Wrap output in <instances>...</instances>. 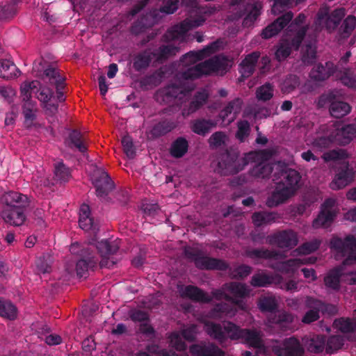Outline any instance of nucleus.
<instances>
[{"instance_id": "nucleus-43", "label": "nucleus", "mask_w": 356, "mask_h": 356, "mask_svg": "<svg viewBox=\"0 0 356 356\" xmlns=\"http://www.w3.org/2000/svg\"><path fill=\"white\" fill-rule=\"evenodd\" d=\"M70 144L74 146L81 152L84 153L86 150V145L81 140V134L79 131H73L70 135Z\"/></svg>"}, {"instance_id": "nucleus-15", "label": "nucleus", "mask_w": 356, "mask_h": 356, "mask_svg": "<svg viewBox=\"0 0 356 356\" xmlns=\"http://www.w3.org/2000/svg\"><path fill=\"white\" fill-rule=\"evenodd\" d=\"M91 180L96 188L98 196H104L111 188L110 177L103 170L96 169L91 176Z\"/></svg>"}, {"instance_id": "nucleus-33", "label": "nucleus", "mask_w": 356, "mask_h": 356, "mask_svg": "<svg viewBox=\"0 0 356 356\" xmlns=\"http://www.w3.org/2000/svg\"><path fill=\"white\" fill-rule=\"evenodd\" d=\"M0 316L8 319H14L17 316V309L10 302L0 300Z\"/></svg>"}, {"instance_id": "nucleus-17", "label": "nucleus", "mask_w": 356, "mask_h": 356, "mask_svg": "<svg viewBox=\"0 0 356 356\" xmlns=\"http://www.w3.org/2000/svg\"><path fill=\"white\" fill-rule=\"evenodd\" d=\"M293 14L288 12L266 26L261 32V37L268 39L277 35L292 19Z\"/></svg>"}, {"instance_id": "nucleus-3", "label": "nucleus", "mask_w": 356, "mask_h": 356, "mask_svg": "<svg viewBox=\"0 0 356 356\" xmlns=\"http://www.w3.org/2000/svg\"><path fill=\"white\" fill-rule=\"evenodd\" d=\"M222 46V42L216 41L205 49L198 51H191L186 54L181 60L184 65L188 67L186 72L181 74L180 84L179 86L172 85L168 87L164 91L157 94L164 93L166 98L175 97L181 99L186 96V92L192 90L189 83V79L197 78L203 74H209L216 72L218 74L222 75L225 73L233 64V60L228 59L224 56H216L204 63L194 65L197 60H200L211 56L220 47Z\"/></svg>"}, {"instance_id": "nucleus-55", "label": "nucleus", "mask_w": 356, "mask_h": 356, "mask_svg": "<svg viewBox=\"0 0 356 356\" xmlns=\"http://www.w3.org/2000/svg\"><path fill=\"white\" fill-rule=\"evenodd\" d=\"M298 83L296 76H291L289 79L286 80L282 87V90L284 92H290L292 88H294Z\"/></svg>"}, {"instance_id": "nucleus-31", "label": "nucleus", "mask_w": 356, "mask_h": 356, "mask_svg": "<svg viewBox=\"0 0 356 356\" xmlns=\"http://www.w3.org/2000/svg\"><path fill=\"white\" fill-rule=\"evenodd\" d=\"M354 317L355 322H352L349 318H340L334 321V326L343 333L351 332L356 328V309L354 312Z\"/></svg>"}, {"instance_id": "nucleus-47", "label": "nucleus", "mask_w": 356, "mask_h": 356, "mask_svg": "<svg viewBox=\"0 0 356 356\" xmlns=\"http://www.w3.org/2000/svg\"><path fill=\"white\" fill-rule=\"evenodd\" d=\"M35 106L34 102H24V115L26 120V122L28 124L29 121H31L35 116Z\"/></svg>"}, {"instance_id": "nucleus-22", "label": "nucleus", "mask_w": 356, "mask_h": 356, "mask_svg": "<svg viewBox=\"0 0 356 356\" xmlns=\"http://www.w3.org/2000/svg\"><path fill=\"white\" fill-rule=\"evenodd\" d=\"M191 353L193 356H223V353L211 344L194 345L191 348Z\"/></svg>"}, {"instance_id": "nucleus-34", "label": "nucleus", "mask_w": 356, "mask_h": 356, "mask_svg": "<svg viewBox=\"0 0 356 356\" xmlns=\"http://www.w3.org/2000/svg\"><path fill=\"white\" fill-rule=\"evenodd\" d=\"M196 265L200 268L207 269H224L226 267L223 262L207 257L203 259L202 263L200 260H197Z\"/></svg>"}, {"instance_id": "nucleus-20", "label": "nucleus", "mask_w": 356, "mask_h": 356, "mask_svg": "<svg viewBox=\"0 0 356 356\" xmlns=\"http://www.w3.org/2000/svg\"><path fill=\"white\" fill-rule=\"evenodd\" d=\"M261 9L262 5L259 1H254L248 4L244 13L243 26L246 27L251 26L261 14Z\"/></svg>"}, {"instance_id": "nucleus-60", "label": "nucleus", "mask_w": 356, "mask_h": 356, "mask_svg": "<svg viewBox=\"0 0 356 356\" xmlns=\"http://www.w3.org/2000/svg\"><path fill=\"white\" fill-rule=\"evenodd\" d=\"M196 334V327L195 326H191L188 327V329H186L184 330L182 335L184 337L185 339L188 341H192Z\"/></svg>"}, {"instance_id": "nucleus-44", "label": "nucleus", "mask_w": 356, "mask_h": 356, "mask_svg": "<svg viewBox=\"0 0 356 356\" xmlns=\"http://www.w3.org/2000/svg\"><path fill=\"white\" fill-rule=\"evenodd\" d=\"M122 145L126 155L129 158H134L135 149L131 138L129 136H123L122 138Z\"/></svg>"}, {"instance_id": "nucleus-21", "label": "nucleus", "mask_w": 356, "mask_h": 356, "mask_svg": "<svg viewBox=\"0 0 356 356\" xmlns=\"http://www.w3.org/2000/svg\"><path fill=\"white\" fill-rule=\"evenodd\" d=\"M44 82L49 81L51 83L54 84L56 87L58 94V98L63 100V95L60 92L64 87L65 79L61 76L59 72L53 67H49L44 71V77L43 78Z\"/></svg>"}, {"instance_id": "nucleus-6", "label": "nucleus", "mask_w": 356, "mask_h": 356, "mask_svg": "<svg viewBox=\"0 0 356 356\" xmlns=\"http://www.w3.org/2000/svg\"><path fill=\"white\" fill-rule=\"evenodd\" d=\"M332 127V129L327 131L314 140L312 144L314 150L322 152L334 142L340 145L348 144L356 133V129L353 125L344 127L341 123H336Z\"/></svg>"}, {"instance_id": "nucleus-64", "label": "nucleus", "mask_w": 356, "mask_h": 356, "mask_svg": "<svg viewBox=\"0 0 356 356\" xmlns=\"http://www.w3.org/2000/svg\"><path fill=\"white\" fill-rule=\"evenodd\" d=\"M344 218L348 220L356 221V207L353 208L346 212L344 215Z\"/></svg>"}, {"instance_id": "nucleus-2", "label": "nucleus", "mask_w": 356, "mask_h": 356, "mask_svg": "<svg viewBox=\"0 0 356 356\" xmlns=\"http://www.w3.org/2000/svg\"><path fill=\"white\" fill-rule=\"evenodd\" d=\"M345 15L344 8H339L334 10L331 14L328 13L326 7L322 8L318 13L317 17L314 22V28H309L304 25L305 16L300 14L288 27L286 36L291 38V47L283 41L275 52L277 60L285 59L290 54L291 49H298L300 43L303 42V61L309 63L315 57V36L316 32L323 29L327 30L334 29L341 19Z\"/></svg>"}, {"instance_id": "nucleus-18", "label": "nucleus", "mask_w": 356, "mask_h": 356, "mask_svg": "<svg viewBox=\"0 0 356 356\" xmlns=\"http://www.w3.org/2000/svg\"><path fill=\"white\" fill-rule=\"evenodd\" d=\"M355 171L352 168L346 166L344 170L337 173L330 184V187L333 190H339L349 185L354 180Z\"/></svg>"}, {"instance_id": "nucleus-32", "label": "nucleus", "mask_w": 356, "mask_h": 356, "mask_svg": "<svg viewBox=\"0 0 356 356\" xmlns=\"http://www.w3.org/2000/svg\"><path fill=\"white\" fill-rule=\"evenodd\" d=\"M303 341L307 349L314 353L322 351L325 344V339L320 336L304 339Z\"/></svg>"}, {"instance_id": "nucleus-56", "label": "nucleus", "mask_w": 356, "mask_h": 356, "mask_svg": "<svg viewBox=\"0 0 356 356\" xmlns=\"http://www.w3.org/2000/svg\"><path fill=\"white\" fill-rule=\"evenodd\" d=\"M131 317L134 321L144 322V325H147L146 322L147 320V315L146 313L140 311H136L131 314Z\"/></svg>"}, {"instance_id": "nucleus-36", "label": "nucleus", "mask_w": 356, "mask_h": 356, "mask_svg": "<svg viewBox=\"0 0 356 356\" xmlns=\"http://www.w3.org/2000/svg\"><path fill=\"white\" fill-rule=\"evenodd\" d=\"M187 149V141L183 138H179L172 144L171 154L175 157H181L186 152Z\"/></svg>"}, {"instance_id": "nucleus-1", "label": "nucleus", "mask_w": 356, "mask_h": 356, "mask_svg": "<svg viewBox=\"0 0 356 356\" xmlns=\"http://www.w3.org/2000/svg\"><path fill=\"white\" fill-rule=\"evenodd\" d=\"M270 156L267 152H250L237 161L219 162L218 170L223 175L234 174L243 170L251 160L256 163L252 171L253 176L264 178L270 172H274L273 180L277 181V186L268 198L267 204L275 207L284 202L298 188L300 176L297 171L288 169L284 163L278 162L273 166L266 163Z\"/></svg>"}, {"instance_id": "nucleus-58", "label": "nucleus", "mask_w": 356, "mask_h": 356, "mask_svg": "<svg viewBox=\"0 0 356 356\" xmlns=\"http://www.w3.org/2000/svg\"><path fill=\"white\" fill-rule=\"evenodd\" d=\"M98 82L100 93L102 95L105 96L108 89V85L106 82V77L104 75L102 74L99 76Z\"/></svg>"}, {"instance_id": "nucleus-49", "label": "nucleus", "mask_w": 356, "mask_h": 356, "mask_svg": "<svg viewBox=\"0 0 356 356\" xmlns=\"http://www.w3.org/2000/svg\"><path fill=\"white\" fill-rule=\"evenodd\" d=\"M250 132V125L247 121H241L238 124V131L236 138L243 141L247 137Z\"/></svg>"}, {"instance_id": "nucleus-8", "label": "nucleus", "mask_w": 356, "mask_h": 356, "mask_svg": "<svg viewBox=\"0 0 356 356\" xmlns=\"http://www.w3.org/2000/svg\"><path fill=\"white\" fill-rule=\"evenodd\" d=\"M191 18L192 16L185 19L179 25H176L170 29L166 35L168 39L174 41L175 43L177 42L180 43L188 40L190 35L188 32L194 28L201 26L205 21V19L202 17L193 19Z\"/></svg>"}, {"instance_id": "nucleus-42", "label": "nucleus", "mask_w": 356, "mask_h": 356, "mask_svg": "<svg viewBox=\"0 0 356 356\" xmlns=\"http://www.w3.org/2000/svg\"><path fill=\"white\" fill-rule=\"evenodd\" d=\"M214 123L207 121V120H200L197 121L193 124V130L194 132L204 135L207 133L213 126Z\"/></svg>"}, {"instance_id": "nucleus-27", "label": "nucleus", "mask_w": 356, "mask_h": 356, "mask_svg": "<svg viewBox=\"0 0 356 356\" xmlns=\"http://www.w3.org/2000/svg\"><path fill=\"white\" fill-rule=\"evenodd\" d=\"M259 57V54L257 52L250 54L245 57L240 65V72L242 76L246 77L252 73Z\"/></svg>"}, {"instance_id": "nucleus-5", "label": "nucleus", "mask_w": 356, "mask_h": 356, "mask_svg": "<svg viewBox=\"0 0 356 356\" xmlns=\"http://www.w3.org/2000/svg\"><path fill=\"white\" fill-rule=\"evenodd\" d=\"M224 329L211 322L205 323V330L208 334L220 341L226 338L241 339L242 342L257 349V353L265 354L266 347L262 344L259 333L248 330H240L235 325L226 322L223 323Z\"/></svg>"}, {"instance_id": "nucleus-38", "label": "nucleus", "mask_w": 356, "mask_h": 356, "mask_svg": "<svg viewBox=\"0 0 356 356\" xmlns=\"http://www.w3.org/2000/svg\"><path fill=\"white\" fill-rule=\"evenodd\" d=\"M227 303L217 305L216 308L211 312V317L213 318H222L223 316L232 317L234 315L232 309H229Z\"/></svg>"}, {"instance_id": "nucleus-11", "label": "nucleus", "mask_w": 356, "mask_h": 356, "mask_svg": "<svg viewBox=\"0 0 356 356\" xmlns=\"http://www.w3.org/2000/svg\"><path fill=\"white\" fill-rule=\"evenodd\" d=\"M335 203V200L332 198L325 201L319 215L313 222L315 228L327 227L332 223L337 212L334 207Z\"/></svg>"}, {"instance_id": "nucleus-28", "label": "nucleus", "mask_w": 356, "mask_h": 356, "mask_svg": "<svg viewBox=\"0 0 356 356\" xmlns=\"http://www.w3.org/2000/svg\"><path fill=\"white\" fill-rule=\"evenodd\" d=\"M277 241L281 248H292L296 245L298 238L293 232L289 231L280 234L277 236Z\"/></svg>"}, {"instance_id": "nucleus-45", "label": "nucleus", "mask_w": 356, "mask_h": 356, "mask_svg": "<svg viewBox=\"0 0 356 356\" xmlns=\"http://www.w3.org/2000/svg\"><path fill=\"white\" fill-rule=\"evenodd\" d=\"M343 339L341 337L334 336L331 337L327 342V352L332 353L341 348L343 345Z\"/></svg>"}, {"instance_id": "nucleus-54", "label": "nucleus", "mask_w": 356, "mask_h": 356, "mask_svg": "<svg viewBox=\"0 0 356 356\" xmlns=\"http://www.w3.org/2000/svg\"><path fill=\"white\" fill-rule=\"evenodd\" d=\"M356 26V18L354 16H348L344 20L342 27L346 33L351 32Z\"/></svg>"}, {"instance_id": "nucleus-23", "label": "nucleus", "mask_w": 356, "mask_h": 356, "mask_svg": "<svg viewBox=\"0 0 356 356\" xmlns=\"http://www.w3.org/2000/svg\"><path fill=\"white\" fill-rule=\"evenodd\" d=\"M79 226L82 229L89 231L95 229L93 220L90 217V209L88 204H83L79 210Z\"/></svg>"}, {"instance_id": "nucleus-7", "label": "nucleus", "mask_w": 356, "mask_h": 356, "mask_svg": "<svg viewBox=\"0 0 356 356\" xmlns=\"http://www.w3.org/2000/svg\"><path fill=\"white\" fill-rule=\"evenodd\" d=\"M318 245L319 242L317 240L305 243L294 252V255L298 257V258L290 259L287 262H279L273 265V268H277L281 272L289 273L295 271L302 264H312L314 262V259L312 258L302 257L316 250Z\"/></svg>"}, {"instance_id": "nucleus-16", "label": "nucleus", "mask_w": 356, "mask_h": 356, "mask_svg": "<svg viewBox=\"0 0 356 356\" xmlns=\"http://www.w3.org/2000/svg\"><path fill=\"white\" fill-rule=\"evenodd\" d=\"M26 208L10 209L8 210H0V216L3 220L10 225L21 226L22 225L26 216L25 214Z\"/></svg>"}, {"instance_id": "nucleus-4", "label": "nucleus", "mask_w": 356, "mask_h": 356, "mask_svg": "<svg viewBox=\"0 0 356 356\" xmlns=\"http://www.w3.org/2000/svg\"><path fill=\"white\" fill-rule=\"evenodd\" d=\"M331 248L337 253H341L346 259L343 266L331 270L325 277V284L329 289L337 290L341 283L356 284V271L345 272L344 266L356 262V241L353 236H348L344 241L334 238L330 242Z\"/></svg>"}, {"instance_id": "nucleus-48", "label": "nucleus", "mask_w": 356, "mask_h": 356, "mask_svg": "<svg viewBox=\"0 0 356 356\" xmlns=\"http://www.w3.org/2000/svg\"><path fill=\"white\" fill-rule=\"evenodd\" d=\"M52 95L53 92L49 88L45 86H40L37 97L40 102L44 104L47 103L51 99Z\"/></svg>"}, {"instance_id": "nucleus-53", "label": "nucleus", "mask_w": 356, "mask_h": 356, "mask_svg": "<svg viewBox=\"0 0 356 356\" xmlns=\"http://www.w3.org/2000/svg\"><path fill=\"white\" fill-rule=\"evenodd\" d=\"M208 97L207 90L204 89L199 92L197 95L195 97V100L192 102V111H193L198 108V106L202 104Z\"/></svg>"}, {"instance_id": "nucleus-29", "label": "nucleus", "mask_w": 356, "mask_h": 356, "mask_svg": "<svg viewBox=\"0 0 356 356\" xmlns=\"http://www.w3.org/2000/svg\"><path fill=\"white\" fill-rule=\"evenodd\" d=\"M309 305L310 307L314 306L315 310H310L307 312L302 318V321L306 323H312L318 318V311H324L325 305L318 300H309Z\"/></svg>"}, {"instance_id": "nucleus-40", "label": "nucleus", "mask_w": 356, "mask_h": 356, "mask_svg": "<svg viewBox=\"0 0 356 356\" xmlns=\"http://www.w3.org/2000/svg\"><path fill=\"white\" fill-rule=\"evenodd\" d=\"M252 220L256 226H260L275 220V214L270 213H257L252 216Z\"/></svg>"}, {"instance_id": "nucleus-9", "label": "nucleus", "mask_w": 356, "mask_h": 356, "mask_svg": "<svg viewBox=\"0 0 356 356\" xmlns=\"http://www.w3.org/2000/svg\"><path fill=\"white\" fill-rule=\"evenodd\" d=\"M92 243L98 250L101 257L100 266L102 267L110 268L115 264L113 255L119 249V240L102 239L95 243L92 241Z\"/></svg>"}, {"instance_id": "nucleus-30", "label": "nucleus", "mask_w": 356, "mask_h": 356, "mask_svg": "<svg viewBox=\"0 0 356 356\" xmlns=\"http://www.w3.org/2000/svg\"><path fill=\"white\" fill-rule=\"evenodd\" d=\"M350 111V106L343 102H332L330 108V114L334 118H341L347 115Z\"/></svg>"}, {"instance_id": "nucleus-19", "label": "nucleus", "mask_w": 356, "mask_h": 356, "mask_svg": "<svg viewBox=\"0 0 356 356\" xmlns=\"http://www.w3.org/2000/svg\"><path fill=\"white\" fill-rule=\"evenodd\" d=\"M242 102L239 99L230 102L229 105L222 111L220 118H222V124L227 125L231 123L236 118V115L240 112Z\"/></svg>"}, {"instance_id": "nucleus-14", "label": "nucleus", "mask_w": 356, "mask_h": 356, "mask_svg": "<svg viewBox=\"0 0 356 356\" xmlns=\"http://www.w3.org/2000/svg\"><path fill=\"white\" fill-rule=\"evenodd\" d=\"M70 250L72 254H79L81 251V255L83 257L86 258L88 261L87 262L85 259H80L76 266L77 275L79 277H83L85 275L90 264H95L96 261L94 260L93 257H89L90 253L88 250L81 248V245L79 243H73L70 248Z\"/></svg>"}, {"instance_id": "nucleus-61", "label": "nucleus", "mask_w": 356, "mask_h": 356, "mask_svg": "<svg viewBox=\"0 0 356 356\" xmlns=\"http://www.w3.org/2000/svg\"><path fill=\"white\" fill-rule=\"evenodd\" d=\"M0 93L6 99H11L15 95V91L11 87H3L0 90Z\"/></svg>"}, {"instance_id": "nucleus-37", "label": "nucleus", "mask_w": 356, "mask_h": 356, "mask_svg": "<svg viewBox=\"0 0 356 356\" xmlns=\"http://www.w3.org/2000/svg\"><path fill=\"white\" fill-rule=\"evenodd\" d=\"M39 83L36 81L31 82H24L21 86V95L24 102H31L32 90L39 86Z\"/></svg>"}, {"instance_id": "nucleus-52", "label": "nucleus", "mask_w": 356, "mask_h": 356, "mask_svg": "<svg viewBox=\"0 0 356 356\" xmlns=\"http://www.w3.org/2000/svg\"><path fill=\"white\" fill-rule=\"evenodd\" d=\"M270 282L269 277L263 274L254 275L251 282L252 285L254 286H265Z\"/></svg>"}, {"instance_id": "nucleus-26", "label": "nucleus", "mask_w": 356, "mask_h": 356, "mask_svg": "<svg viewBox=\"0 0 356 356\" xmlns=\"http://www.w3.org/2000/svg\"><path fill=\"white\" fill-rule=\"evenodd\" d=\"M333 68L331 63H326L325 67L316 65L311 71L310 77L316 81L324 80L333 73Z\"/></svg>"}, {"instance_id": "nucleus-25", "label": "nucleus", "mask_w": 356, "mask_h": 356, "mask_svg": "<svg viewBox=\"0 0 356 356\" xmlns=\"http://www.w3.org/2000/svg\"><path fill=\"white\" fill-rule=\"evenodd\" d=\"M20 72L15 65L10 60H0V77L12 79L19 76Z\"/></svg>"}, {"instance_id": "nucleus-51", "label": "nucleus", "mask_w": 356, "mask_h": 356, "mask_svg": "<svg viewBox=\"0 0 356 356\" xmlns=\"http://www.w3.org/2000/svg\"><path fill=\"white\" fill-rule=\"evenodd\" d=\"M170 343L171 346L177 350H181L186 348V346L182 341L179 334L177 332H174L171 334L170 337Z\"/></svg>"}, {"instance_id": "nucleus-57", "label": "nucleus", "mask_w": 356, "mask_h": 356, "mask_svg": "<svg viewBox=\"0 0 356 356\" xmlns=\"http://www.w3.org/2000/svg\"><path fill=\"white\" fill-rule=\"evenodd\" d=\"M50 268L51 266L48 263L43 261L41 259H38L37 261L36 270L38 273L40 274L48 273L49 272Z\"/></svg>"}, {"instance_id": "nucleus-62", "label": "nucleus", "mask_w": 356, "mask_h": 356, "mask_svg": "<svg viewBox=\"0 0 356 356\" xmlns=\"http://www.w3.org/2000/svg\"><path fill=\"white\" fill-rule=\"evenodd\" d=\"M177 47H172L171 45L163 47L161 49V57H166L175 53Z\"/></svg>"}, {"instance_id": "nucleus-12", "label": "nucleus", "mask_w": 356, "mask_h": 356, "mask_svg": "<svg viewBox=\"0 0 356 356\" xmlns=\"http://www.w3.org/2000/svg\"><path fill=\"white\" fill-rule=\"evenodd\" d=\"M27 205L28 198L26 195L16 191H8L1 198L0 210L26 208Z\"/></svg>"}, {"instance_id": "nucleus-35", "label": "nucleus", "mask_w": 356, "mask_h": 356, "mask_svg": "<svg viewBox=\"0 0 356 356\" xmlns=\"http://www.w3.org/2000/svg\"><path fill=\"white\" fill-rule=\"evenodd\" d=\"M54 175L57 180L66 181L70 177V170L63 162L58 161L55 163Z\"/></svg>"}, {"instance_id": "nucleus-10", "label": "nucleus", "mask_w": 356, "mask_h": 356, "mask_svg": "<svg viewBox=\"0 0 356 356\" xmlns=\"http://www.w3.org/2000/svg\"><path fill=\"white\" fill-rule=\"evenodd\" d=\"M248 294L246 286L239 283H232L223 289L222 293L216 294L218 298H225L230 302L232 305H237L240 308H243L242 299Z\"/></svg>"}, {"instance_id": "nucleus-46", "label": "nucleus", "mask_w": 356, "mask_h": 356, "mask_svg": "<svg viewBox=\"0 0 356 356\" xmlns=\"http://www.w3.org/2000/svg\"><path fill=\"white\" fill-rule=\"evenodd\" d=\"M276 307V300L273 297H264L260 300L259 307L262 311H272Z\"/></svg>"}, {"instance_id": "nucleus-41", "label": "nucleus", "mask_w": 356, "mask_h": 356, "mask_svg": "<svg viewBox=\"0 0 356 356\" xmlns=\"http://www.w3.org/2000/svg\"><path fill=\"white\" fill-rule=\"evenodd\" d=\"M348 156L347 153L343 149L332 150L325 152L323 159L325 161H338Z\"/></svg>"}, {"instance_id": "nucleus-24", "label": "nucleus", "mask_w": 356, "mask_h": 356, "mask_svg": "<svg viewBox=\"0 0 356 356\" xmlns=\"http://www.w3.org/2000/svg\"><path fill=\"white\" fill-rule=\"evenodd\" d=\"M179 291L182 297L189 298L190 299L201 302L209 300L208 296L195 286H187L181 287Z\"/></svg>"}, {"instance_id": "nucleus-63", "label": "nucleus", "mask_w": 356, "mask_h": 356, "mask_svg": "<svg viewBox=\"0 0 356 356\" xmlns=\"http://www.w3.org/2000/svg\"><path fill=\"white\" fill-rule=\"evenodd\" d=\"M302 270L304 273L305 277L307 278L309 281H313L316 280V273L313 269L303 268Z\"/></svg>"}, {"instance_id": "nucleus-13", "label": "nucleus", "mask_w": 356, "mask_h": 356, "mask_svg": "<svg viewBox=\"0 0 356 356\" xmlns=\"http://www.w3.org/2000/svg\"><path fill=\"white\" fill-rule=\"evenodd\" d=\"M273 350L277 356H302L304 353L299 341L295 338L285 340L282 347L273 346Z\"/></svg>"}, {"instance_id": "nucleus-50", "label": "nucleus", "mask_w": 356, "mask_h": 356, "mask_svg": "<svg viewBox=\"0 0 356 356\" xmlns=\"http://www.w3.org/2000/svg\"><path fill=\"white\" fill-rule=\"evenodd\" d=\"M226 140L227 136L223 133L216 132L209 138V144L213 147H218L224 144Z\"/></svg>"}, {"instance_id": "nucleus-39", "label": "nucleus", "mask_w": 356, "mask_h": 356, "mask_svg": "<svg viewBox=\"0 0 356 356\" xmlns=\"http://www.w3.org/2000/svg\"><path fill=\"white\" fill-rule=\"evenodd\" d=\"M273 96V88L270 84H265L259 87L256 92V97L258 100L267 101Z\"/></svg>"}, {"instance_id": "nucleus-59", "label": "nucleus", "mask_w": 356, "mask_h": 356, "mask_svg": "<svg viewBox=\"0 0 356 356\" xmlns=\"http://www.w3.org/2000/svg\"><path fill=\"white\" fill-rule=\"evenodd\" d=\"M61 341L62 339L58 334H50L45 338V342L49 346L58 345Z\"/></svg>"}]
</instances>
